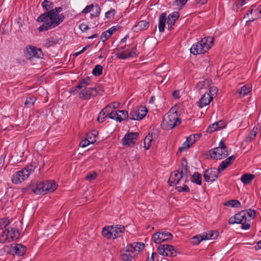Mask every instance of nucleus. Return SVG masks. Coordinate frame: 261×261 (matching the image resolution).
<instances>
[{
  "label": "nucleus",
  "instance_id": "18",
  "mask_svg": "<svg viewBox=\"0 0 261 261\" xmlns=\"http://www.w3.org/2000/svg\"><path fill=\"white\" fill-rule=\"evenodd\" d=\"M245 212L241 211L239 213L236 214L233 217H231L229 219V224H241L242 222L247 221L245 218Z\"/></svg>",
  "mask_w": 261,
  "mask_h": 261
},
{
  "label": "nucleus",
  "instance_id": "61",
  "mask_svg": "<svg viewBox=\"0 0 261 261\" xmlns=\"http://www.w3.org/2000/svg\"><path fill=\"white\" fill-rule=\"evenodd\" d=\"M102 117V120L101 121V122H102L105 121V119L106 118L108 117V116H107L106 114H102V111L99 113V114L98 115V117L97 118V121L98 122L100 121V118Z\"/></svg>",
  "mask_w": 261,
  "mask_h": 261
},
{
  "label": "nucleus",
  "instance_id": "27",
  "mask_svg": "<svg viewBox=\"0 0 261 261\" xmlns=\"http://www.w3.org/2000/svg\"><path fill=\"white\" fill-rule=\"evenodd\" d=\"M127 246L136 255H137L145 247L144 244L141 242H136Z\"/></svg>",
  "mask_w": 261,
  "mask_h": 261
},
{
  "label": "nucleus",
  "instance_id": "52",
  "mask_svg": "<svg viewBox=\"0 0 261 261\" xmlns=\"http://www.w3.org/2000/svg\"><path fill=\"white\" fill-rule=\"evenodd\" d=\"M191 145V144L189 142H187V141L186 140V141H185L182 144V146L179 148L178 152H181L182 151H185L186 150L188 149Z\"/></svg>",
  "mask_w": 261,
  "mask_h": 261
},
{
  "label": "nucleus",
  "instance_id": "50",
  "mask_svg": "<svg viewBox=\"0 0 261 261\" xmlns=\"http://www.w3.org/2000/svg\"><path fill=\"white\" fill-rule=\"evenodd\" d=\"M94 11L91 14V17H98L101 11V9L98 5H96L94 6Z\"/></svg>",
  "mask_w": 261,
  "mask_h": 261
},
{
  "label": "nucleus",
  "instance_id": "19",
  "mask_svg": "<svg viewBox=\"0 0 261 261\" xmlns=\"http://www.w3.org/2000/svg\"><path fill=\"white\" fill-rule=\"evenodd\" d=\"M179 17V13L178 12H173L168 15L167 21L168 30H171L173 29L175 22L178 19Z\"/></svg>",
  "mask_w": 261,
  "mask_h": 261
},
{
  "label": "nucleus",
  "instance_id": "1",
  "mask_svg": "<svg viewBox=\"0 0 261 261\" xmlns=\"http://www.w3.org/2000/svg\"><path fill=\"white\" fill-rule=\"evenodd\" d=\"M64 19V16L62 14H58L54 10H50L42 14L37 18V21L40 22H43V24L39 27L38 30L40 32L47 31L59 25Z\"/></svg>",
  "mask_w": 261,
  "mask_h": 261
},
{
  "label": "nucleus",
  "instance_id": "17",
  "mask_svg": "<svg viewBox=\"0 0 261 261\" xmlns=\"http://www.w3.org/2000/svg\"><path fill=\"white\" fill-rule=\"evenodd\" d=\"M138 135L139 134L138 133H130L126 134L122 139V144L124 145H128L129 146L134 145Z\"/></svg>",
  "mask_w": 261,
  "mask_h": 261
},
{
  "label": "nucleus",
  "instance_id": "48",
  "mask_svg": "<svg viewBox=\"0 0 261 261\" xmlns=\"http://www.w3.org/2000/svg\"><path fill=\"white\" fill-rule=\"evenodd\" d=\"M225 205H230L231 207H238L241 205L239 201L237 200H231L225 203Z\"/></svg>",
  "mask_w": 261,
  "mask_h": 261
},
{
  "label": "nucleus",
  "instance_id": "41",
  "mask_svg": "<svg viewBox=\"0 0 261 261\" xmlns=\"http://www.w3.org/2000/svg\"><path fill=\"white\" fill-rule=\"evenodd\" d=\"M42 6L44 9L47 11L54 9V4L47 0H44L42 3Z\"/></svg>",
  "mask_w": 261,
  "mask_h": 261
},
{
  "label": "nucleus",
  "instance_id": "44",
  "mask_svg": "<svg viewBox=\"0 0 261 261\" xmlns=\"http://www.w3.org/2000/svg\"><path fill=\"white\" fill-rule=\"evenodd\" d=\"M256 136V132L254 131V129L250 132V133L248 134V135L245 138V141L246 143L250 142L253 139H255Z\"/></svg>",
  "mask_w": 261,
  "mask_h": 261
},
{
  "label": "nucleus",
  "instance_id": "21",
  "mask_svg": "<svg viewBox=\"0 0 261 261\" xmlns=\"http://www.w3.org/2000/svg\"><path fill=\"white\" fill-rule=\"evenodd\" d=\"M213 96H210V94H207L206 92L203 96L199 99L197 102V105L199 107L202 108L206 105H208L213 100Z\"/></svg>",
  "mask_w": 261,
  "mask_h": 261
},
{
  "label": "nucleus",
  "instance_id": "16",
  "mask_svg": "<svg viewBox=\"0 0 261 261\" xmlns=\"http://www.w3.org/2000/svg\"><path fill=\"white\" fill-rule=\"evenodd\" d=\"M139 53L137 50L136 46L133 47L131 50H126L124 51L117 54V57L119 59H126L129 58H132L138 56Z\"/></svg>",
  "mask_w": 261,
  "mask_h": 261
},
{
  "label": "nucleus",
  "instance_id": "12",
  "mask_svg": "<svg viewBox=\"0 0 261 261\" xmlns=\"http://www.w3.org/2000/svg\"><path fill=\"white\" fill-rule=\"evenodd\" d=\"M24 54L25 57L28 59H31L32 58H41L43 55L41 49L32 45H29L26 48Z\"/></svg>",
  "mask_w": 261,
  "mask_h": 261
},
{
  "label": "nucleus",
  "instance_id": "53",
  "mask_svg": "<svg viewBox=\"0 0 261 261\" xmlns=\"http://www.w3.org/2000/svg\"><path fill=\"white\" fill-rule=\"evenodd\" d=\"M246 3V0H239L235 3L233 6V9H238L244 5Z\"/></svg>",
  "mask_w": 261,
  "mask_h": 261
},
{
  "label": "nucleus",
  "instance_id": "60",
  "mask_svg": "<svg viewBox=\"0 0 261 261\" xmlns=\"http://www.w3.org/2000/svg\"><path fill=\"white\" fill-rule=\"evenodd\" d=\"M249 221H245L241 223L242 224V228L245 230L248 229L251 226L250 224L249 223Z\"/></svg>",
  "mask_w": 261,
  "mask_h": 261
},
{
  "label": "nucleus",
  "instance_id": "13",
  "mask_svg": "<svg viewBox=\"0 0 261 261\" xmlns=\"http://www.w3.org/2000/svg\"><path fill=\"white\" fill-rule=\"evenodd\" d=\"M230 150L222 149L221 147L215 148L210 153L211 159L214 160H221L227 157L229 154Z\"/></svg>",
  "mask_w": 261,
  "mask_h": 261
},
{
  "label": "nucleus",
  "instance_id": "8",
  "mask_svg": "<svg viewBox=\"0 0 261 261\" xmlns=\"http://www.w3.org/2000/svg\"><path fill=\"white\" fill-rule=\"evenodd\" d=\"M157 251L160 254L165 256L174 257L177 255L176 250L170 245L160 244Z\"/></svg>",
  "mask_w": 261,
  "mask_h": 261
},
{
  "label": "nucleus",
  "instance_id": "51",
  "mask_svg": "<svg viewBox=\"0 0 261 261\" xmlns=\"http://www.w3.org/2000/svg\"><path fill=\"white\" fill-rule=\"evenodd\" d=\"M175 189L179 192H190L189 188L186 185L184 184L183 186H177Z\"/></svg>",
  "mask_w": 261,
  "mask_h": 261
},
{
  "label": "nucleus",
  "instance_id": "32",
  "mask_svg": "<svg viewBox=\"0 0 261 261\" xmlns=\"http://www.w3.org/2000/svg\"><path fill=\"white\" fill-rule=\"evenodd\" d=\"M212 82L211 80H209L208 79H206L204 81H200L198 82L196 85L195 88L199 91L202 89H205L206 86L208 87Z\"/></svg>",
  "mask_w": 261,
  "mask_h": 261
},
{
  "label": "nucleus",
  "instance_id": "24",
  "mask_svg": "<svg viewBox=\"0 0 261 261\" xmlns=\"http://www.w3.org/2000/svg\"><path fill=\"white\" fill-rule=\"evenodd\" d=\"M149 26V22L146 20H141L133 27V29L134 32H138L147 30Z\"/></svg>",
  "mask_w": 261,
  "mask_h": 261
},
{
  "label": "nucleus",
  "instance_id": "5",
  "mask_svg": "<svg viewBox=\"0 0 261 261\" xmlns=\"http://www.w3.org/2000/svg\"><path fill=\"white\" fill-rule=\"evenodd\" d=\"M185 162L186 163V161ZM182 168L179 172L178 170L173 172L169 177L168 183L170 186H174L179 183L180 180L184 175L188 176V169L187 164L181 163Z\"/></svg>",
  "mask_w": 261,
  "mask_h": 261
},
{
  "label": "nucleus",
  "instance_id": "33",
  "mask_svg": "<svg viewBox=\"0 0 261 261\" xmlns=\"http://www.w3.org/2000/svg\"><path fill=\"white\" fill-rule=\"evenodd\" d=\"M250 13L252 14L253 16L248 20L249 21H253L261 17V10L258 9H251Z\"/></svg>",
  "mask_w": 261,
  "mask_h": 261
},
{
  "label": "nucleus",
  "instance_id": "38",
  "mask_svg": "<svg viewBox=\"0 0 261 261\" xmlns=\"http://www.w3.org/2000/svg\"><path fill=\"white\" fill-rule=\"evenodd\" d=\"M152 141V136L148 134L144 139V147L145 149L148 150L151 146Z\"/></svg>",
  "mask_w": 261,
  "mask_h": 261
},
{
  "label": "nucleus",
  "instance_id": "30",
  "mask_svg": "<svg viewBox=\"0 0 261 261\" xmlns=\"http://www.w3.org/2000/svg\"><path fill=\"white\" fill-rule=\"evenodd\" d=\"M251 91V87L248 85H246L239 89L237 91V93L239 95L240 97L245 96Z\"/></svg>",
  "mask_w": 261,
  "mask_h": 261
},
{
  "label": "nucleus",
  "instance_id": "42",
  "mask_svg": "<svg viewBox=\"0 0 261 261\" xmlns=\"http://www.w3.org/2000/svg\"><path fill=\"white\" fill-rule=\"evenodd\" d=\"M103 67L100 65H96L92 70V74L95 76H99L102 74Z\"/></svg>",
  "mask_w": 261,
  "mask_h": 261
},
{
  "label": "nucleus",
  "instance_id": "10",
  "mask_svg": "<svg viewBox=\"0 0 261 261\" xmlns=\"http://www.w3.org/2000/svg\"><path fill=\"white\" fill-rule=\"evenodd\" d=\"M30 176L29 173L23 168L16 172L12 176L11 180L13 184H19L27 180Z\"/></svg>",
  "mask_w": 261,
  "mask_h": 261
},
{
  "label": "nucleus",
  "instance_id": "34",
  "mask_svg": "<svg viewBox=\"0 0 261 261\" xmlns=\"http://www.w3.org/2000/svg\"><path fill=\"white\" fill-rule=\"evenodd\" d=\"M98 135V132L95 130H92L91 132L87 134V139L89 140L91 144H93L96 141V137Z\"/></svg>",
  "mask_w": 261,
  "mask_h": 261
},
{
  "label": "nucleus",
  "instance_id": "55",
  "mask_svg": "<svg viewBox=\"0 0 261 261\" xmlns=\"http://www.w3.org/2000/svg\"><path fill=\"white\" fill-rule=\"evenodd\" d=\"M218 91V89L215 86L211 87L209 89V93L207 94H210V96H215L217 95V92Z\"/></svg>",
  "mask_w": 261,
  "mask_h": 261
},
{
  "label": "nucleus",
  "instance_id": "28",
  "mask_svg": "<svg viewBox=\"0 0 261 261\" xmlns=\"http://www.w3.org/2000/svg\"><path fill=\"white\" fill-rule=\"evenodd\" d=\"M90 81L91 78L89 76H87L86 78L82 80L81 82L79 84V85L75 87V89L72 91V92L73 94H75L77 90H81L83 88H87V86L90 85Z\"/></svg>",
  "mask_w": 261,
  "mask_h": 261
},
{
  "label": "nucleus",
  "instance_id": "56",
  "mask_svg": "<svg viewBox=\"0 0 261 261\" xmlns=\"http://www.w3.org/2000/svg\"><path fill=\"white\" fill-rule=\"evenodd\" d=\"M91 144L89 140H88L87 138H85L84 140H82L80 143V146L81 147H85L88 146L89 144Z\"/></svg>",
  "mask_w": 261,
  "mask_h": 261
},
{
  "label": "nucleus",
  "instance_id": "62",
  "mask_svg": "<svg viewBox=\"0 0 261 261\" xmlns=\"http://www.w3.org/2000/svg\"><path fill=\"white\" fill-rule=\"evenodd\" d=\"M118 28H119V26L112 27L108 30H107V31H108L110 34L112 36L116 32Z\"/></svg>",
  "mask_w": 261,
  "mask_h": 261
},
{
  "label": "nucleus",
  "instance_id": "11",
  "mask_svg": "<svg viewBox=\"0 0 261 261\" xmlns=\"http://www.w3.org/2000/svg\"><path fill=\"white\" fill-rule=\"evenodd\" d=\"M147 113V109L145 107H139L130 112V119L135 120H141Z\"/></svg>",
  "mask_w": 261,
  "mask_h": 261
},
{
  "label": "nucleus",
  "instance_id": "35",
  "mask_svg": "<svg viewBox=\"0 0 261 261\" xmlns=\"http://www.w3.org/2000/svg\"><path fill=\"white\" fill-rule=\"evenodd\" d=\"M191 181L198 185H201L202 184L201 175L197 172H194L192 176Z\"/></svg>",
  "mask_w": 261,
  "mask_h": 261
},
{
  "label": "nucleus",
  "instance_id": "22",
  "mask_svg": "<svg viewBox=\"0 0 261 261\" xmlns=\"http://www.w3.org/2000/svg\"><path fill=\"white\" fill-rule=\"evenodd\" d=\"M9 241L15 240L19 237V232L17 229L13 227H8L6 230Z\"/></svg>",
  "mask_w": 261,
  "mask_h": 261
},
{
  "label": "nucleus",
  "instance_id": "20",
  "mask_svg": "<svg viewBox=\"0 0 261 261\" xmlns=\"http://www.w3.org/2000/svg\"><path fill=\"white\" fill-rule=\"evenodd\" d=\"M11 251L18 256H22L26 251V248L20 244H16L11 246Z\"/></svg>",
  "mask_w": 261,
  "mask_h": 261
},
{
  "label": "nucleus",
  "instance_id": "23",
  "mask_svg": "<svg viewBox=\"0 0 261 261\" xmlns=\"http://www.w3.org/2000/svg\"><path fill=\"white\" fill-rule=\"evenodd\" d=\"M225 126L226 123L225 121L221 120L217 122H215L212 125H210L207 128L206 132L208 133H212L216 130L225 127Z\"/></svg>",
  "mask_w": 261,
  "mask_h": 261
},
{
  "label": "nucleus",
  "instance_id": "64",
  "mask_svg": "<svg viewBox=\"0 0 261 261\" xmlns=\"http://www.w3.org/2000/svg\"><path fill=\"white\" fill-rule=\"evenodd\" d=\"M114 14H115V10L111 9L110 11H109L106 13L105 16L107 18H110V15H112V16H114Z\"/></svg>",
  "mask_w": 261,
  "mask_h": 261
},
{
  "label": "nucleus",
  "instance_id": "49",
  "mask_svg": "<svg viewBox=\"0 0 261 261\" xmlns=\"http://www.w3.org/2000/svg\"><path fill=\"white\" fill-rule=\"evenodd\" d=\"M10 242L9 241L8 237L6 230L3 231V233L0 234V243H5Z\"/></svg>",
  "mask_w": 261,
  "mask_h": 261
},
{
  "label": "nucleus",
  "instance_id": "7",
  "mask_svg": "<svg viewBox=\"0 0 261 261\" xmlns=\"http://www.w3.org/2000/svg\"><path fill=\"white\" fill-rule=\"evenodd\" d=\"M102 91L101 88L97 86L93 88H86L81 89L79 94V97L83 100L89 99L92 97L96 96Z\"/></svg>",
  "mask_w": 261,
  "mask_h": 261
},
{
  "label": "nucleus",
  "instance_id": "63",
  "mask_svg": "<svg viewBox=\"0 0 261 261\" xmlns=\"http://www.w3.org/2000/svg\"><path fill=\"white\" fill-rule=\"evenodd\" d=\"M79 28L80 30L83 32H85L89 29L88 25L85 24V23H81L80 25Z\"/></svg>",
  "mask_w": 261,
  "mask_h": 261
},
{
  "label": "nucleus",
  "instance_id": "25",
  "mask_svg": "<svg viewBox=\"0 0 261 261\" xmlns=\"http://www.w3.org/2000/svg\"><path fill=\"white\" fill-rule=\"evenodd\" d=\"M110 229L111 234L113 235V239H115L120 237L121 234L124 232L125 228L123 226L121 225L111 226Z\"/></svg>",
  "mask_w": 261,
  "mask_h": 261
},
{
  "label": "nucleus",
  "instance_id": "46",
  "mask_svg": "<svg viewBox=\"0 0 261 261\" xmlns=\"http://www.w3.org/2000/svg\"><path fill=\"white\" fill-rule=\"evenodd\" d=\"M36 100V98L35 97H28L24 102L25 106L29 108L31 106H33Z\"/></svg>",
  "mask_w": 261,
  "mask_h": 261
},
{
  "label": "nucleus",
  "instance_id": "36",
  "mask_svg": "<svg viewBox=\"0 0 261 261\" xmlns=\"http://www.w3.org/2000/svg\"><path fill=\"white\" fill-rule=\"evenodd\" d=\"M38 165V161L37 160H35L34 161H33L32 162L30 165L25 167L24 168L26 169V170L28 171V172L30 174L32 172L34 171V170L36 168H37Z\"/></svg>",
  "mask_w": 261,
  "mask_h": 261
},
{
  "label": "nucleus",
  "instance_id": "4",
  "mask_svg": "<svg viewBox=\"0 0 261 261\" xmlns=\"http://www.w3.org/2000/svg\"><path fill=\"white\" fill-rule=\"evenodd\" d=\"M180 123L177 113L169 112L164 116L162 126L164 129L169 130L179 125Z\"/></svg>",
  "mask_w": 261,
  "mask_h": 261
},
{
  "label": "nucleus",
  "instance_id": "57",
  "mask_svg": "<svg viewBox=\"0 0 261 261\" xmlns=\"http://www.w3.org/2000/svg\"><path fill=\"white\" fill-rule=\"evenodd\" d=\"M96 177V174L95 172H92V173H88L86 176V179L87 180H93Z\"/></svg>",
  "mask_w": 261,
  "mask_h": 261
},
{
  "label": "nucleus",
  "instance_id": "31",
  "mask_svg": "<svg viewBox=\"0 0 261 261\" xmlns=\"http://www.w3.org/2000/svg\"><path fill=\"white\" fill-rule=\"evenodd\" d=\"M255 177L254 174L246 173L242 175L241 181L245 185L249 184Z\"/></svg>",
  "mask_w": 261,
  "mask_h": 261
},
{
  "label": "nucleus",
  "instance_id": "2",
  "mask_svg": "<svg viewBox=\"0 0 261 261\" xmlns=\"http://www.w3.org/2000/svg\"><path fill=\"white\" fill-rule=\"evenodd\" d=\"M214 40V38L210 36L201 39L196 44L192 46L190 49L191 53L194 55L204 54L213 45Z\"/></svg>",
  "mask_w": 261,
  "mask_h": 261
},
{
  "label": "nucleus",
  "instance_id": "14",
  "mask_svg": "<svg viewBox=\"0 0 261 261\" xmlns=\"http://www.w3.org/2000/svg\"><path fill=\"white\" fill-rule=\"evenodd\" d=\"M220 173L218 169L216 168L208 169L204 172L203 177L206 182H213L218 177Z\"/></svg>",
  "mask_w": 261,
  "mask_h": 261
},
{
  "label": "nucleus",
  "instance_id": "47",
  "mask_svg": "<svg viewBox=\"0 0 261 261\" xmlns=\"http://www.w3.org/2000/svg\"><path fill=\"white\" fill-rule=\"evenodd\" d=\"M230 164L225 159L223 161L221 164H220L218 168V170L220 172L223 171L225 169H226L227 167H228Z\"/></svg>",
  "mask_w": 261,
  "mask_h": 261
},
{
  "label": "nucleus",
  "instance_id": "29",
  "mask_svg": "<svg viewBox=\"0 0 261 261\" xmlns=\"http://www.w3.org/2000/svg\"><path fill=\"white\" fill-rule=\"evenodd\" d=\"M167 20V14L166 13H162L159 18V30L160 32L164 31L165 23Z\"/></svg>",
  "mask_w": 261,
  "mask_h": 261
},
{
  "label": "nucleus",
  "instance_id": "39",
  "mask_svg": "<svg viewBox=\"0 0 261 261\" xmlns=\"http://www.w3.org/2000/svg\"><path fill=\"white\" fill-rule=\"evenodd\" d=\"M201 136V134H196L193 135H190L187 138V141L192 145L194 143L200 139Z\"/></svg>",
  "mask_w": 261,
  "mask_h": 261
},
{
  "label": "nucleus",
  "instance_id": "37",
  "mask_svg": "<svg viewBox=\"0 0 261 261\" xmlns=\"http://www.w3.org/2000/svg\"><path fill=\"white\" fill-rule=\"evenodd\" d=\"M245 212V218L248 221H250L254 219L256 216V212L254 210L249 209L248 211H243Z\"/></svg>",
  "mask_w": 261,
  "mask_h": 261
},
{
  "label": "nucleus",
  "instance_id": "58",
  "mask_svg": "<svg viewBox=\"0 0 261 261\" xmlns=\"http://www.w3.org/2000/svg\"><path fill=\"white\" fill-rule=\"evenodd\" d=\"M93 8H94V5L93 4H91V5H90L89 6H87L82 11V13H85V14L88 13L89 12H90L92 10V9Z\"/></svg>",
  "mask_w": 261,
  "mask_h": 261
},
{
  "label": "nucleus",
  "instance_id": "26",
  "mask_svg": "<svg viewBox=\"0 0 261 261\" xmlns=\"http://www.w3.org/2000/svg\"><path fill=\"white\" fill-rule=\"evenodd\" d=\"M136 256L133 251L127 246L125 248L124 253L122 254V259L123 261H131Z\"/></svg>",
  "mask_w": 261,
  "mask_h": 261
},
{
  "label": "nucleus",
  "instance_id": "15",
  "mask_svg": "<svg viewBox=\"0 0 261 261\" xmlns=\"http://www.w3.org/2000/svg\"><path fill=\"white\" fill-rule=\"evenodd\" d=\"M217 237L218 233L217 232L209 231L205 234L195 236L193 238V240L195 241V244H198L202 240L215 239Z\"/></svg>",
  "mask_w": 261,
  "mask_h": 261
},
{
  "label": "nucleus",
  "instance_id": "9",
  "mask_svg": "<svg viewBox=\"0 0 261 261\" xmlns=\"http://www.w3.org/2000/svg\"><path fill=\"white\" fill-rule=\"evenodd\" d=\"M173 235L169 232L166 231H159L154 233L152 239L156 244H161V243L171 240Z\"/></svg>",
  "mask_w": 261,
  "mask_h": 261
},
{
  "label": "nucleus",
  "instance_id": "3",
  "mask_svg": "<svg viewBox=\"0 0 261 261\" xmlns=\"http://www.w3.org/2000/svg\"><path fill=\"white\" fill-rule=\"evenodd\" d=\"M57 188V186L54 181H46L37 184L36 187L32 189V191L36 194H44L46 193L53 192Z\"/></svg>",
  "mask_w": 261,
  "mask_h": 261
},
{
  "label": "nucleus",
  "instance_id": "54",
  "mask_svg": "<svg viewBox=\"0 0 261 261\" xmlns=\"http://www.w3.org/2000/svg\"><path fill=\"white\" fill-rule=\"evenodd\" d=\"M111 35L110 34L108 31H106L102 33L100 39L102 42L106 41L108 38H109Z\"/></svg>",
  "mask_w": 261,
  "mask_h": 261
},
{
  "label": "nucleus",
  "instance_id": "43",
  "mask_svg": "<svg viewBox=\"0 0 261 261\" xmlns=\"http://www.w3.org/2000/svg\"><path fill=\"white\" fill-rule=\"evenodd\" d=\"M58 40L53 38H47L45 40L44 45L46 47H49L52 45L56 44L58 43Z\"/></svg>",
  "mask_w": 261,
  "mask_h": 261
},
{
  "label": "nucleus",
  "instance_id": "45",
  "mask_svg": "<svg viewBox=\"0 0 261 261\" xmlns=\"http://www.w3.org/2000/svg\"><path fill=\"white\" fill-rule=\"evenodd\" d=\"M10 223V220L8 218H3L0 219V229H2L8 226Z\"/></svg>",
  "mask_w": 261,
  "mask_h": 261
},
{
  "label": "nucleus",
  "instance_id": "59",
  "mask_svg": "<svg viewBox=\"0 0 261 261\" xmlns=\"http://www.w3.org/2000/svg\"><path fill=\"white\" fill-rule=\"evenodd\" d=\"M158 255L155 252H153L150 257H148V258L145 261H157L156 260V258L158 257Z\"/></svg>",
  "mask_w": 261,
  "mask_h": 261
},
{
  "label": "nucleus",
  "instance_id": "6",
  "mask_svg": "<svg viewBox=\"0 0 261 261\" xmlns=\"http://www.w3.org/2000/svg\"><path fill=\"white\" fill-rule=\"evenodd\" d=\"M119 113L122 114L123 117L119 115L118 113H117L116 111H114L111 105H108L102 110V114H106L108 117L119 122L122 121V120L127 118L128 117V112L126 110L119 111Z\"/></svg>",
  "mask_w": 261,
  "mask_h": 261
},
{
  "label": "nucleus",
  "instance_id": "40",
  "mask_svg": "<svg viewBox=\"0 0 261 261\" xmlns=\"http://www.w3.org/2000/svg\"><path fill=\"white\" fill-rule=\"evenodd\" d=\"M102 234L103 237L107 239H113V235L111 234V231L110 229V227L109 226H105L102 230Z\"/></svg>",
  "mask_w": 261,
  "mask_h": 261
}]
</instances>
